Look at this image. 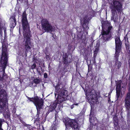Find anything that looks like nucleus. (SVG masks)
<instances>
[{
    "mask_svg": "<svg viewBox=\"0 0 130 130\" xmlns=\"http://www.w3.org/2000/svg\"><path fill=\"white\" fill-rule=\"evenodd\" d=\"M53 127H52V130H56L57 129L56 126H55V124L54 125V126L53 125Z\"/></svg>",
    "mask_w": 130,
    "mask_h": 130,
    "instance_id": "nucleus-35",
    "label": "nucleus"
},
{
    "mask_svg": "<svg viewBox=\"0 0 130 130\" xmlns=\"http://www.w3.org/2000/svg\"><path fill=\"white\" fill-rule=\"evenodd\" d=\"M0 130H4L2 128H0Z\"/></svg>",
    "mask_w": 130,
    "mask_h": 130,
    "instance_id": "nucleus-52",
    "label": "nucleus"
},
{
    "mask_svg": "<svg viewBox=\"0 0 130 130\" xmlns=\"http://www.w3.org/2000/svg\"><path fill=\"white\" fill-rule=\"evenodd\" d=\"M102 24V31L101 32V35L102 37L101 38V40L103 42L106 41V31L103 30L105 29L106 26V21L103 20V18L101 19V20Z\"/></svg>",
    "mask_w": 130,
    "mask_h": 130,
    "instance_id": "nucleus-14",
    "label": "nucleus"
},
{
    "mask_svg": "<svg viewBox=\"0 0 130 130\" xmlns=\"http://www.w3.org/2000/svg\"><path fill=\"white\" fill-rule=\"evenodd\" d=\"M99 51V47H96L94 51H95L97 52H98Z\"/></svg>",
    "mask_w": 130,
    "mask_h": 130,
    "instance_id": "nucleus-42",
    "label": "nucleus"
},
{
    "mask_svg": "<svg viewBox=\"0 0 130 130\" xmlns=\"http://www.w3.org/2000/svg\"><path fill=\"white\" fill-rule=\"evenodd\" d=\"M22 118L21 117H19L18 118V119L20 120V121L23 124H24L25 122H24V121L22 120Z\"/></svg>",
    "mask_w": 130,
    "mask_h": 130,
    "instance_id": "nucleus-34",
    "label": "nucleus"
},
{
    "mask_svg": "<svg viewBox=\"0 0 130 130\" xmlns=\"http://www.w3.org/2000/svg\"><path fill=\"white\" fill-rule=\"evenodd\" d=\"M46 56L45 57L46 59H48V58H49L50 57V54L49 53H47V54H45Z\"/></svg>",
    "mask_w": 130,
    "mask_h": 130,
    "instance_id": "nucleus-36",
    "label": "nucleus"
},
{
    "mask_svg": "<svg viewBox=\"0 0 130 130\" xmlns=\"http://www.w3.org/2000/svg\"><path fill=\"white\" fill-rule=\"evenodd\" d=\"M73 108V106H71V109H72Z\"/></svg>",
    "mask_w": 130,
    "mask_h": 130,
    "instance_id": "nucleus-51",
    "label": "nucleus"
},
{
    "mask_svg": "<svg viewBox=\"0 0 130 130\" xmlns=\"http://www.w3.org/2000/svg\"><path fill=\"white\" fill-rule=\"evenodd\" d=\"M66 126V129H68L71 127L74 130H79V127L78 123L74 119L69 118H66L63 121Z\"/></svg>",
    "mask_w": 130,
    "mask_h": 130,
    "instance_id": "nucleus-5",
    "label": "nucleus"
},
{
    "mask_svg": "<svg viewBox=\"0 0 130 130\" xmlns=\"http://www.w3.org/2000/svg\"><path fill=\"white\" fill-rule=\"evenodd\" d=\"M97 54H96L93 53V57H96Z\"/></svg>",
    "mask_w": 130,
    "mask_h": 130,
    "instance_id": "nucleus-43",
    "label": "nucleus"
},
{
    "mask_svg": "<svg viewBox=\"0 0 130 130\" xmlns=\"http://www.w3.org/2000/svg\"><path fill=\"white\" fill-rule=\"evenodd\" d=\"M60 84H59V83L57 84L55 86V92H57V93H58L60 89Z\"/></svg>",
    "mask_w": 130,
    "mask_h": 130,
    "instance_id": "nucleus-24",
    "label": "nucleus"
},
{
    "mask_svg": "<svg viewBox=\"0 0 130 130\" xmlns=\"http://www.w3.org/2000/svg\"><path fill=\"white\" fill-rule=\"evenodd\" d=\"M37 63V62L36 61H35L34 62V63L31 66V69L32 70H34L36 69V64Z\"/></svg>",
    "mask_w": 130,
    "mask_h": 130,
    "instance_id": "nucleus-25",
    "label": "nucleus"
},
{
    "mask_svg": "<svg viewBox=\"0 0 130 130\" xmlns=\"http://www.w3.org/2000/svg\"><path fill=\"white\" fill-rule=\"evenodd\" d=\"M44 52L45 54H47V53H49L48 48L46 47L44 51Z\"/></svg>",
    "mask_w": 130,
    "mask_h": 130,
    "instance_id": "nucleus-29",
    "label": "nucleus"
},
{
    "mask_svg": "<svg viewBox=\"0 0 130 130\" xmlns=\"http://www.w3.org/2000/svg\"><path fill=\"white\" fill-rule=\"evenodd\" d=\"M59 104L58 102L56 100L54 102L53 104L51 105H50L48 108V111L46 113V115H47L50 112L54 111L56 107L58 104Z\"/></svg>",
    "mask_w": 130,
    "mask_h": 130,
    "instance_id": "nucleus-16",
    "label": "nucleus"
},
{
    "mask_svg": "<svg viewBox=\"0 0 130 130\" xmlns=\"http://www.w3.org/2000/svg\"><path fill=\"white\" fill-rule=\"evenodd\" d=\"M5 80L7 79L8 77V76L7 74H5Z\"/></svg>",
    "mask_w": 130,
    "mask_h": 130,
    "instance_id": "nucleus-41",
    "label": "nucleus"
},
{
    "mask_svg": "<svg viewBox=\"0 0 130 130\" xmlns=\"http://www.w3.org/2000/svg\"><path fill=\"white\" fill-rule=\"evenodd\" d=\"M106 27L107 28L106 29V41H108L111 39V32L113 30V27L110 22L108 21H106Z\"/></svg>",
    "mask_w": 130,
    "mask_h": 130,
    "instance_id": "nucleus-9",
    "label": "nucleus"
},
{
    "mask_svg": "<svg viewBox=\"0 0 130 130\" xmlns=\"http://www.w3.org/2000/svg\"><path fill=\"white\" fill-rule=\"evenodd\" d=\"M116 47V55H117L119 54L121 49L122 43L120 40L119 36H118L115 39Z\"/></svg>",
    "mask_w": 130,
    "mask_h": 130,
    "instance_id": "nucleus-12",
    "label": "nucleus"
},
{
    "mask_svg": "<svg viewBox=\"0 0 130 130\" xmlns=\"http://www.w3.org/2000/svg\"><path fill=\"white\" fill-rule=\"evenodd\" d=\"M4 120V119L0 118V128H2L3 122Z\"/></svg>",
    "mask_w": 130,
    "mask_h": 130,
    "instance_id": "nucleus-30",
    "label": "nucleus"
},
{
    "mask_svg": "<svg viewBox=\"0 0 130 130\" xmlns=\"http://www.w3.org/2000/svg\"><path fill=\"white\" fill-rule=\"evenodd\" d=\"M98 53V52H96V51H94V52H93V53H95V54H97Z\"/></svg>",
    "mask_w": 130,
    "mask_h": 130,
    "instance_id": "nucleus-47",
    "label": "nucleus"
},
{
    "mask_svg": "<svg viewBox=\"0 0 130 130\" xmlns=\"http://www.w3.org/2000/svg\"><path fill=\"white\" fill-rule=\"evenodd\" d=\"M33 81L35 84H37L40 83V81L39 79L36 78L34 79Z\"/></svg>",
    "mask_w": 130,
    "mask_h": 130,
    "instance_id": "nucleus-27",
    "label": "nucleus"
},
{
    "mask_svg": "<svg viewBox=\"0 0 130 130\" xmlns=\"http://www.w3.org/2000/svg\"><path fill=\"white\" fill-rule=\"evenodd\" d=\"M16 16V13L14 12L12 14L9 19L10 21L9 26L11 28H13L17 24Z\"/></svg>",
    "mask_w": 130,
    "mask_h": 130,
    "instance_id": "nucleus-11",
    "label": "nucleus"
},
{
    "mask_svg": "<svg viewBox=\"0 0 130 130\" xmlns=\"http://www.w3.org/2000/svg\"><path fill=\"white\" fill-rule=\"evenodd\" d=\"M68 48L69 50L68 52V54L72 55L73 51L75 49V46L71 44H69L68 46Z\"/></svg>",
    "mask_w": 130,
    "mask_h": 130,
    "instance_id": "nucleus-22",
    "label": "nucleus"
},
{
    "mask_svg": "<svg viewBox=\"0 0 130 130\" xmlns=\"http://www.w3.org/2000/svg\"><path fill=\"white\" fill-rule=\"evenodd\" d=\"M24 3L26 5H27L28 4V0H24Z\"/></svg>",
    "mask_w": 130,
    "mask_h": 130,
    "instance_id": "nucleus-39",
    "label": "nucleus"
},
{
    "mask_svg": "<svg viewBox=\"0 0 130 130\" xmlns=\"http://www.w3.org/2000/svg\"><path fill=\"white\" fill-rule=\"evenodd\" d=\"M78 62H76V69H77V67H78Z\"/></svg>",
    "mask_w": 130,
    "mask_h": 130,
    "instance_id": "nucleus-44",
    "label": "nucleus"
},
{
    "mask_svg": "<svg viewBox=\"0 0 130 130\" xmlns=\"http://www.w3.org/2000/svg\"><path fill=\"white\" fill-rule=\"evenodd\" d=\"M42 29L45 31L52 32L54 30V27L53 26L48 20L45 18H43L41 21Z\"/></svg>",
    "mask_w": 130,
    "mask_h": 130,
    "instance_id": "nucleus-6",
    "label": "nucleus"
},
{
    "mask_svg": "<svg viewBox=\"0 0 130 130\" xmlns=\"http://www.w3.org/2000/svg\"><path fill=\"white\" fill-rule=\"evenodd\" d=\"M111 11L112 14L111 20H113L115 22L117 21L118 19L117 12L114 9H112L111 10Z\"/></svg>",
    "mask_w": 130,
    "mask_h": 130,
    "instance_id": "nucleus-20",
    "label": "nucleus"
},
{
    "mask_svg": "<svg viewBox=\"0 0 130 130\" xmlns=\"http://www.w3.org/2000/svg\"><path fill=\"white\" fill-rule=\"evenodd\" d=\"M121 110H122V109H123V108H121Z\"/></svg>",
    "mask_w": 130,
    "mask_h": 130,
    "instance_id": "nucleus-55",
    "label": "nucleus"
},
{
    "mask_svg": "<svg viewBox=\"0 0 130 130\" xmlns=\"http://www.w3.org/2000/svg\"><path fill=\"white\" fill-rule=\"evenodd\" d=\"M125 105L127 111V116L128 117H129L130 109V90L125 98Z\"/></svg>",
    "mask_w": 130,
    "mask_h": 130,
    "instance_id": "nucleus-10",
    "label": "nucleus"
},
{
    "mask_svg": "<svg viewBox=\"0 0 130 130\" xmlns=\"http://www.w3.org/2000/svg\"><path fill=\"white\" fill-rule=\"evenodd\" d=\"M88 21L86 19H84L82 26L83 28L84 29H88L89 28V27H88Z\"/></svg>",
    "mask_w": 130,
    "mask_h": 130,
    "instance_id": "nucleus-23",
    "label": "nucleus"
},
{
    "mask_svg": "<svg viewBox=\"0 0 130 130\" xmlns=\"http://www.w3.org/2000/svg\"><path fill=\"white\" fill-rule=\"evenodd\" d=\"M17 4H19V3L20 2V3H22L23 2V1H24V0H17Z\"/></svg>",
    "mask_w": 130,
    "mask_h": 130,
    "instance_id": "nucleus-37",
    "label": "nucleus"
},
{
    "mask_svg": "<svg viewBox=\"0 0 130 130\" xmlns=\"http://www.w3.org/2000/svg\"><path fill=\"white\" fill-rule=\"evenodd\" d=\"M119 54H118L117 55L115 54V57L116 58V63L115 66V67L116 69H119L121 67V62L118 61V57L119 56Z\"/></svg>",
    "mask_w": 130,
    "mask_h": 130,
    "instance_id": "nucleus-21",
    "label": "nucleus"
},
{
    "mask_svg": "<svg viewBox=\"0 0 130 130\" xmlns=\"http://www.w3.org/2000/svg\"><path fill=\"white\" fill-rule=\"evenodd\" d=\"M108 2L109 3H111L112 0H107Z\"/></svg>",
    "mask_w": 130,
    "mask_h": 130,
    "instance_id": "nucleus-46",
    "label": "nucleus"
},
{
    "mask_svg": "<svg viewBox=\"0 0 130 130\" xmlns=\"http://www.w3.org/2000/svg\"><path fill=\"white\" fill-rule=\"evenodd\" d=\"M44 78H46L48 76L47 74L46 73H45L44 74Z\"/></svg>",
    "mask_w": 130,
    "mask_h": 130,
    "instance_id": "nucleus-38",
    "label": "nucleus"
},
{
    "mask_svg": "<svg viewBox=\"0 0 130 130\" xmlns=\"http://www.w3.org/2000/svg\"><path fill=\"white\" fill-rule=\"evenodd\" d=\"M62 62L63 64L67 65L69 64L71 61L68 59V56L67 53H65L63 55L62 58Z\"/></svg>",
    "mask_w": 130,
    "mask_h": 130,
    "instance_id": "nucleus-19",
    "label": "nucleus"
},
{
    "mask_svg": "<svg viewBox=\"0 0 130 130\" xmlns=\"http://www.w3.org/2000/svg\"><path fill=\"white\" fill-rule=\"evenodd\" d=\"M77 37L78 40H81L82 42L85 43L86 41V37L85 36H84L83 34L81 31H78L77 33Z\"/></svg>",
    "mask_w": 130,
    "mask_h": 130,
    "instance_id": "nucleus-18",
    "label": "nucleus"
},
{
    "mask_svg": "<svg viewBox=\"0 0 130 130\" xmlns=\"http://www.w3.org/2000/svg\"><path fill=\"white\" fill-rule=\"evenodd\" d=\"M20 115H17V117H18V118H19V117H20Z\"/></svg>",
    "mask_w": 130,
    "mask_h": 130,
    "instance_id": "nucleus-50",
    "label": "nucleus"
},
{
    "mask_svg": "<svg viewBox=\"0 0 130 130\" xmlns=\"http://www.w3.org/2000/svg\"><path fill=\"white\" fill-rule=\"evenodd\" d=\"M110 96H109V95H108V98H110Z\"/></svg>",
    "mask_w": 130,
    "mask_h": 130,
    "instance_id": "nucleus-54",
    "label": "nucleus"
},
{
    "mask_svg": "<svg viewBox=\"0 0 130 130\" xmlns=\"http://www.w3.org/2000/svg\"><path fill=\"white\" fill-rule=\"evenodd\" d=\"M110 99H108V101L109 102V101H110Z\"/></svg>",
    "mask_w": 130,
    "mask_h": 130,
    "instance_id": "nucleus-53",
    "label": "nucleus"
},
{
    "mask_svg": "<svg viewBox=\"0 0 130 130\" xmlns=\"http://www.w3.org/2000/svg\"><path fill=\"white\" fill-rule=\"evenodd\" d=\"M68 96V92L67 90L64 89H61L56 100L59 103H61L67 100V97Z\"/></svg>",
    "mask_w": 130,
    "mask_h": 130,
    "instance_id": "nucleus-7",
    "label": "nucleus"
},
{
    "mask_svg": "<svg viewBox=\"0 0 130 130\" xmlns=\"http://www.w3.org/2000/svg\"><path fill=\"white\" fill-rule=\"evenodd\" d=\"M117 121H118L116 120H115V121L114 122V123L115 126H116L117 125Z\"/></svg>",
    "mask_w": 130,
    "mask_h": 130,
    "instance_id": "nucleus-40",
    "label": "nucleus"
},
{
    "mask_svg": "<svg viewBox=\"0 0 130 130\" xmlns=\"http://www.w3.org/2000/svg\"><path fill=\"white\" fill-rule=\"evenodd\" d=\"M95 58V57H93L92 58V60L93 61V63L94 64H95L96 63Z\"/></svg>",
    "mask_w": 130,
    "mask_h": 130,
    "instance_id": "nucleus-33",
    "label": "nucleus"
},
{
    "mask_svg": "<svg viewBox=\"0 0 130 130\" xmlns=\"http://www.w3.org/2000/svg\"><path fill=\"white\" fill-rule=\"evenodd\" d=\"M32 127L30 125H28L27 126V128L29 130H34Z\"/></svg>",
    "mask_w": 130,
    "mask_h": 130,
    "instance_id": "nucleus-32",
    "label": "nucleus"
},
{
    "mask_svg": "<svg viewBox=\"0 0 130 130\" xmlns=\"http://www.w3.org/2000/svg\"><path fill=\"white\" fill-rule=\"evenodd\" d=\"M88 72H90L92 69V66L90 64L89 65H88Z\"/></svg>",
    "mask_w": 130,
    "mask_h": 130,
    "instance_id": "nucleus-28",
    "label": "nucleus"
},
{
    "mask_svg": "<svg viewBox=\"0 0 130 130\" xmlns=\"http://www.w3.org/2000/svg\"><path fill=\"white\" fill-rule=\"evenodd\" d=\"M55 36V37H56V35H54V34L53 35H52V37L55 39V38L54 37V36Z\"/></svg>",
    "mask_w": 130,
    "mask_h": 130,
    "instance_id": "nucleus-48",
    "label": "nucleus"
},
{
    "mask_svg": "<svg viewBox=\"0 0 130 130\" xmlns=\"http://www.w3.org/2000/svg\"><path fill=\"white\" fill-rule=\"evenodd\" d=\"M26 97L30 101L32 102L36 107L37 112L35 122H37L39 124H43L46 120V117L43 116H41L39 118V116L40 113V110L42 109L43 108L44 102L43 100L37 96L34 98H31L27 96H26Z\"/></svg>",
    "mask_w": 130,
    "mask_h": 130,
    "instance_id": "nucleus-3",
    "label": "nucleus"
},
{
    "mask_svg": "<svg viewBox=\"0 0 130 130\" xmlns=\"http://www.w3.org/2000/svg\"><path fill=\"white\" fill-rule=\"evenodd\" d=\"M4 33V39L1 43L2 44V52H8L7 45L8 44L7 41V33L5 32Z\"/></svg>",
    "mask_w": 130,
    "mask_h": 130,
    "instance_id": "nucleus-15",
    "label": "nucleus"
},
{
    "mask_svg": "<svg viewBox=\"0 0 130 130\" xmlns=\"http://www.w3.org/2000/svg\"><path fill=\"white\" fill-rule=\"evenodd\" d=\"M113 118H114V121H115V120H117V121L116 117H114Z\"/></svg>",
    "mask_w": 130,
    "mask_h": 130,
    "instance_id": "nucleus-45",
    "label": "nucleus"
},
{
    "mask_svg": "<svg viewBox=\"0 0 130 130\" xmlns=\"http://www.w3.org/2000/svg\"><path fill=\"white\" fill-rule=\"evenodd\" d=\"M116 95L117 100L118 99L119 97L122 98L124 94L125 91L126 83H122L120 80L116 83Z\"/></svg>",
    "mask_w": 130,
    "mask_h": 130,
    "instance_id": "nucleus-4",
    "label": "nucleus"
},
{
    "mask_svg": "<svg viewBox=\"0 0 130 130\" xmlns=\"http://www.w3.org/2000/svg\"><path fill=\"white\" fill-rule=\"evenodd\" d=\"M114 8L113 9H116L118 12H120L122 10V6L119 2L115 1L113 3Z\"/></svg>",
    "mask_w": 130,
    "mask_h": 130,
    "instance_id": "nucleus-17",
    "label": "nucleus"
},
{
    "mask_svg": "<svg viewBox=\"0 0 130 130\" xmlns=\"http://www.w3.org/2000/svg\"><path fill=\"white\" fill-rule=\"evenodd\" d=\"M55 96H56V94H55Z\"/></svg>",
    "mask_w": 130,
    "mask_h": 130,
    "instance_id": "nucleus-56",
    "label": "nucleus"
},
{
    "mask_svg": "<svg viewBox=\"0 0 130 130\" xmlns=\"http://www.w3.org/2000/svg\"><path fill=\"white\" fill-rule=\"evenodd\" d=\"M27 16V14L26 13V10H24L22 14L21 21L22 27L24 30L23 34L25 40V53H26L31 48L30 45H31L30 38L31 35L29 29V25Z\"/></svg>",
    "mask_w": 130,
    "mask_h": 130,
    "instance_id": "nucleus-1",
    "label": "nucleus"
},
{
    "mask_svg": "<svg viewBox=\"0 0 130 130\" xmlns=\"http://www.w3.org/2000/svg\"><path fill=\"white\" fill-rule=\"evenodd\" d=\"M37 71L38 72L39 74V75H41V71H42V68L40 66L38 67V68H37Z\"/></svg>",
    "mask_w": 130,
    "mask_h": 130,
    "instance_id": "nucleus-26",
    "label": "nucleus"
},
{
    "mask_svg": "<svg viewBox=\"0 0 130 130\" xmlns=\"http://www.w3.org/2000/svg\"><path fill=\"white\" fill-rule=\"evenodd\" d=\"M93 92V94L92 92L90 94H86V96L87 99L90 102V104L93 105L94 104L98 101V95L95 93V91Z\"/></svg>",
    "mask_w": 130,
    "mask_h": 130,
    "instance_id": "nucleus-8",
    "label": "nucleus"
},
{
    "mask_svg": "<svg viewBox=\"0 0 130 130\" xmlns=\"http://www.w3.org/2000/svg\"><path fill=\"white\" fill-rule=\"evenodd\" d=\"M2 30H3V27L2 25H0V34L2 36Z\"/></svg>",
    "mask_w": 130,
    "mask_h": 130,
    "instance_id": "nucleus-31",
    "label": "nucleus"
},
{
    "mask_svg": "<svg viewBox=\"0 0 130 130\" xmlns=\"http://www.w3.org/2000/svg\"><path fill=\"white\" fill-rule=\"evenodd\" d=\"M4 58L3 65V69H5L8 63V52H2L1 58Z\"/></svg>",
    "mask_w": 130,
    "mask_h": 130,
    "instance_id": "nucleus-13",
    "label": "nucleus"
},
{
    "mask_svg": "<svg viewBox=\"0 0 130 130\" xmlns=\"http://www.w3.org/2000/svg\"><path fill=\"white\" fill-rule=\"evenodd\" d=\"M7 97V94L5 90H0V113L2 114L6 119H10V113L8 108Z\"/></svg>",
    "mask_w": 130,
    "mask_h": 130,
    "instance_id": "nucleus-2",
    "label": "nucleus"
},
{
    "mask_svg": "<svg viewBox=\"0 0 130 130\" xmlns=\"http://www.w3.org/2000/svg\"><path fill=\"white\" fill-rule=\"evenodd\" d=\"M4 33H5V32L6 33V28L4 29Z\"/></svg>",
    "mask_w": 130,
    "mask_h": 130,
    "instance_id": "nucleus-49",
    "label": "nucleus"
}]
</instances>
